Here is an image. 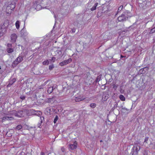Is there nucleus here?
Wrapping results in <instances>:
<instances>
[{"label": "nucleus", "instance_id": "34", "mask_svg": "<svg viewBox=\"0 0 155 155\" xmlns=\"http://www.w3.org/2000/svg\"><path fill=\"white\" fill-rule=\"evenodd\" d=\"M107 84V83L105 84L102 85L101 86V88L102 89H105L106 86L105 85Z\"/></svg>", "mask_w": 155, "mask_h": 155}, {"label": "nucleus", "instance_id": "1", "mask_svg": "<svg viewBox=\"0 0 155 155\" xmlns=\"http://www.w3.org/2000/svg\"><path fill=\"white\" fill-rule=\"evenodd\" d=\"M140 149V147L139 145L135 144L132 149L131 153L132 155H137Z\"/></svg>", "mask_w": 155, "mask_h": 155}, {"label": "nucleus", "instance_id": "48", "mask_svg": "<svg viewBox=\"0 0 155 155\" xmlns=\"http://www.w3.org/2000/svg\"><path fill=\"white\" fill-rule=\"evenodd\" d=\"M58 53L59 54L60 53V54H61V52L60 50H58Z\"/></svg>", "mask_w": 155, "mask_h": 155}, {"label": "nucleus", "instance_id": "18", "mask_svg": "<svg viewBox=\"0 0 155 155\" xmlns=\"http://www.w3.org/2000/svg\"><path fill=\"white\" fill-rule=\"evenodd\" d=\"M2 120V122L6 120H8V116H5L1 118Z\"/></svg>", "mask_w": 155, "mask_h": 155}, {"label": "nucleus", "instance_id": "35", "mask_svg": "<svg viewBox=\"0 0 155 155\" xmlns=\"http://www.w3.org/2000/svg\"><path fill=\"white\" fill-rule=\"evenodd\" d=\"M14 119V118L13 117H8V120H12Z\"/></svg>", "mask_w": 155, "mask_h": 155}, {"label": "nucleus", "instance_id": "14", "mask_svg": "<svg viewBox=\"0 0 155 155\" xmlns=\"http://www.w3.org/2000/svg\"><path fill=\"white\" fill-rule=\"evenodd\" d=\"M106 96L107 92H104L102 96V102L106 101H107Z\"/></svg>", "mask_w": 155, "mask_h": 155}, {"label": "nucleus", "instance_id": "52", "mask_svg": "<svg viewBox=\"0 0 155 155\" xmlns=\"http://www.w3.org/2000/svg\"><path fill=\"white\" fill-rule=\"evenodd\" d=\"M51 109H48V110H49L50 111H51Z\"/></svg>", "mask_w": 155, "mask_h": 155}, {"label": "nucleus", "instance_id": "36", "mask_svg": "<svg viewBox=\"0 0 155 155\" xmlns=\"http://www.w3.org/2000/svg\"><path fill=\"white\" fill-rule=\"evenodd\" d=\"M73 24L75 25H77V26H78V21H74V22Z\"/></svg>", "mask_w": 155, "mask_h": 155}, {"label": "nucleus", "instance_id": "30", "mask_svg": "<svg viewBox=\"0 0 155 155\" xmlns=\"http://www.w3.org/2000/svg\"><path fill=\"white\" fill-rule=\"evenodd\" d=\"M16 81V79L15 78H13L12 80L10 81V82L11 83V84H13L14 82Z\"/></svg>", "mask_w": 155, "mask_h": 155}, {"label": "nucleus", "instance_id": "7", "mask_svg": "<svg viewBox=\"0 0 155 155\" xmlns=\"http://www.w3.org/2000/svg\"><path fill=\"white\" fill-rule=\"evenodd\" d=\"M77 147V143L75 141L73 144H70L69 145V148L71 150L76 149Z\"/></svg>", "mask_w": 155, "mask_h": 155}, {"label": "nucleus", "instance_id": "25", "mask_svg": "<svg viewBox=\"0 0 155 155\" xmlns=\"http://www.w3.org/2000/svg\"><path fill=\"white\" fill-rule=\"evenodd\" d=\"M38 111H35L33 110H30V111L29 112L31 113L32 114H37L36 113Z\"/></svg>", "mask_w": 155, "mask_h": 155}, {"label": "nucleus", "instance_id": "17", "mask_svg": "<svg viewBox=\"0 0 155 155\" xmlns=\"http://www.w3.org/2000/svg\"><path fill=\"white\" fill-rule=\"evenodd\" d=\"M98 4V3H96L91 8V11H93L95 10L96 8V7Z\"/></svg>", "mask_w": 155, "mask_h": 155}, {"label": "nucleus", "instance_id": "21", "mask_svg": "<svg viewBox=\"0 0 155 155\" xmlns=\"http://www.w3.org/2000/svg\"><path fill=\"white\" fill-rule=\"evenodd\" d=\"M17 111L13 110L10 111V114L14 115L15 116L17 114Z\"/></svg>", "mask_w": 155, "mask_h": 155}, {"label": "nucleus", "instance_id": "37", "mask_svg": "<svg viewBox=\"0 0 155 155\" xmlns=\"http://www.w3.org/2000/svg\"><path fill=\"white\" fill-rule=\"evenodd\" d=\"M61 150L63 152H65V149L64 147H62L61 148Z\"/></svg>", "mask_w": 155, "mask_h": 155}, {"label": "nucleus", "instance_id": "28", "mask_svg": "<svg viewBox=\"0 0 155 155\" xmlns=\"http://www.w3.org/2000/svg\"><path fill=\"white\" fill-rule=\"evenodd\" d=\"M96 106V104L95 103H91L90 105V106L92 108H95Z\"/></svg>", "mask_w": 155, "mask_h": 155}, {"label": "nucleus", "instance_id": "13", "mask_svg": "<svg viewBox=\"0 0 155 155\" xmlns=\"http://www.w3.org/2000/svg\"><path fill=\"white\" fill-rule=\"evenodd\" d=\"M74 98V100L76 102L84 100V97H83L81 96H79L76 97H75Z\"/></svg>", "mask_w": 155, "mask_h": 155}, {"label": "nucleus", "instance_id": "54", "mask_svg": "<svg viewBox=\"0 0 155 155\" xmlns=\"http://www.w3.org/2000/svg\"><path fill=\"white\" fill-rule=\"evenodd\" d=\"M1 66H0V69H1Z\"/></svg>", "mask_w": 155, "mask_h": 155}, {"label": "nucleus", "instance_id": "43", "mask_svg": "<svg viewBox=\"0 0 155 155\" xmlns=\"http://www.w3.org/2000/svg\"><path fill=\"white\" fill-rule=\"evenodd\" d=\"M123 6L122 5L120 6L118 8V11L121 10L123 8Z\"/></svg>", "mask_w": 155, "mask_h": 155}, {"label": "nucleus", "instance_id": "4", "mask_svg": "<svg viewBox=\"0 0 155 155\" xmlns=\"http://www.w3.org/2000/svg\"><path fill=\"white\" fill-rule=\"evenodd\" d=\"M33 7L37 10L40 9L41 8V6L39 5V3H38V1L34 2H33Z\"/></svg>", "mask_w": 155, "mask_h": 155}, {"label": "nucleus", "instance_id": "23", "mask_svg": "<svg viewBox=\"0 0 155 155\" xmlns=\"http://www.w3.org/2000/svg\"><path fill=\"white\" fill-rule=\"evenodd\" d=\"M43 64L44 65H48L49 64V61L48 60H45L44 61L43 63Z\"/></svg>", "mask_w": 155, "mask_h": 155}, {"label": "nucleus", "instance_id": "38", "mask_svg": "<svg viewBox=\"0 0 155 155\" xmlns=\"http://www.w3.org/2000/svg\"><path fill=\"white\" fill-rule=\"evenodd\" d=\"M8 48H11L12 47V45L10 44H8L7 45Z\"/></svg>", "mask_w": 155, "mask_h": 155}, {"label": "nucleus", "instance_id": "3", "mask_svg": "<svg viewBox=\"0 0 155 155\" xmlns=\"http://www.w3.org/2000/svg\"><path fill=\"white\" fill-rule=\"evenodd\" d=\"M16 3L15 2H12L11 4L9 5L7 7V10L8 9V11L10 10L9 12H12V10H13L15 7Z\"/></svg>", "mask_w": 155, "mask_h": 155}, {"label": "nucleus", "instance_id": "12", "mask_svg": "<svg viewBox=\"0 0 155 155\" xmlns=\"http://www.w3.org/2000/svg\"><path fill=\"white\" fill-rule=\"evenodd\" d=\"M9 25V21L8 20H5L3 24L1 26H2V28H4L7 29L8 26Z\"/></svg>", "mask_w": 155, "mask_h": 155}, {"label": "nucleus", "instance_id": "16", "mask_svg": "<svg viewBox=\"0 0 155 155\" xmlns=\"http://www.w3.org/2000/svg\"><path fill=\"white\" fill-rule=\"evenodd\" d=\"M22 127V125L21 124H20L17 126L15 128V129L16 130H19L21 129Z\"/></svg>", "mask_w": 155, "mask_h": 155}, {"label": "nucleus", "instance_id": "22", "mask_svg": "<svg viewBox=\"0 0 155 155\" xmlns=\"http://www.w3.org/2000/svg\"><path fill=\"white\" fill-rule=\"evenodd\" d=\"M119 98L121 100L123 101H125V98L122 95H120L119 96Z\"/></svg>", "mask_w": 155, "mask_h": 155}, {"label": "nucleus", "instance_id": "40", "mask_svg": "<svg viewBox=\"0 0 155 155\" xmlns=\"http://www.w3.org/2000/svg\"><path fill=\"white\" fill-rule=\"evenodd\" d=\"M155 31V28L152 29L150 32V33H153Z\"/></svg>", "mask_w": 155, "mask_h": 155}, {"label": "nucleus", "instance_id": "11", "mask_svg": "<svg viewBox=\"0 0 155 155\" xmlns=\"http://www.w3.org/2000/svg\"><path fill=\"white\" fill-rule=\"evenodd\" d=\"M17 36L15 34H12L11 36V41L12 43L15 42L17 38Z\"/></svg>", "mask_w": 155, "mask_h": 155}, {"label": "nucleus", "instance_id": "5", "mask_svg": "<svg viewBox=\"0 0 155 155\" xmlns=\"http://www.w3.org/2000/svg\"><path fill=\"white\" fill-rule=\"evenodd\" d=\"M72 61V59L71 58H69L67 60L64 61H63L60 62L59 63V65L61 66H63L70 63Z\"/></svg>", "mask_w": 155, "mask_h": 155}, {"label": "nucleus", "instance_id": "8", "mask_svg": "<svg viewBox=\"0 0 155 155\" xmlns=\"http://www.w3.org/2000/svg\"><path fill=\"white\" fill-rule=\"evenodd\" d=\"M57 85L54 86V85H52L51 86L48 87V89L47 91L48 92L49 94L51 93L54 90L57 88Z\"/></svg>", "mask_w": 155, "mask_h": 155}, {"label": "nucleus", "instance_id": "55", "mask_svg": "<svg viewBox=\"0 0 155 155\" xmlns=\"http://www.w3.org/2000/svg\"><path fill=\"white\" fill-rule=\"evenodd\" d=\"M102 141L101 140L100 141V142H102Z\"/></svg>", "mask_w": 155, "mask_h": 155}, {"label": "nucleus", "instance_id": "10", "mask_svg": "<svg viewBox=\"0 0 155 155\" xmlns=\"http://www.w3.org/2000/svg\"><path fill=\"white\" fill-rule=\"evenodd\" d=\"M6 30V28H2L1 25L0 26V37L3 35L4 34Z\"/></svg>", "mask_w": 155, "mask_h": 155}, {"label": "nucleus", "instance_id": "47", "mask_svg": "<svg viewBox=\"0 0 155 155\" xmlns=\"http://www.w3.org/2000/svg\"><path fill=\"white\" fill-rule=\"evenodd\" d=\"M148 140V137H146L145 138L144 142H146Z\"/></svg>", "mask_w": 155, "mask_h": 155}, {"label": "nucleus", "instance_id": "27", "mask_svg": "<svg viewBox=\"0 0 155 155\" xmlns=\"http://www.w3.org/2000/svg\"><path fill=\"white\" fill-rule=\"evenodd\" d=\"M55 58L53 57L51 58V59H49L48 60L49 62H54L55 60Z\"/></svg>", "mask_w": 155, "mask_h": 155}, {"label": "nucleus", "instance_id": "20", "mask_svg": "<svg viewBox=\"0 0 155 155\" xmlns=\"http://www.w3.org/2000/svg\"><path fill=\"white\" fill-rule=\"evenodd\" d=\"M13 49L11 48H8L7 49V52L8 53H11L13 51Z\"/></svg>", "mask_w": 155, "mask_h": 155}, {"label": "nucleus", "instance_id": "41", "mask_svg": "<svg viewBox=\"0 0 155 155\" xmlns=\"http://www.w3.org/2000/svg\"><path fill=\"white\" fill-rule=\"evenodd\" d=\"M81 15V14H79L77 16V18H78L80 17V16Z\"/></svg>", "mask_w": 155, "mask_h": 155}, {"label": "nucleus", "instance_id": "46", "mask_svg": "<svg viewBox=\"0 0 155 155\" xmlns=\"http://www.w3.org/2000/svg\"><path fill=\"white\" fill-rule=\"evenodd\" d=\"M12 84H11V83L9 82V84L8 85V87L11 86Z\"/></svg>", "mask_w": 155, "mask_h": 155}, {"label": "nucleus", "instance_id": "45", "mask_svg": "<svg viewBox=\"0 0 155 155\" xmlns=\"http://www.w3.org/2000/svg\"><path fill=\"white\" fill-rule=\"evenodd\" d=\"M41 124L40 123H39L38 124V127L41 128V127H40V126H41Z\"/></svg>", "mask_w": 155, "mask_h": 155}, {"label": "nucleus", "instance_id": "6", "mask_svg": "<svg viewBox=\"0 0 155 155\" xmlns=\"http://www.w3.org/2000/svg\"><path fill=\"white\" fill-rule=\"evenodd\" d=\"M25 112L23 110H20L17 111L16 117H24L25 116Z\"/></svg>", "mask_w": 155, "mask_h": 155}, {"label": "nucleus", "instance_id": "29", "mask_svg": "<svg viewBox=\"0 0 155 155\" xmlns=\"http://www.w3.org/2000/svg\"><path fill=\"white\" fill-rule=\"evenodd\" d=\"M58 117L57 115H56L54 119V123H56L57 120H58Z\"/></svg>", "mask_w": 155, "mask_h": 155}, {"label": "nucleus", "instance_id": "53", "mask_svg": "<svg viewBox=\"0 0 155 155\" xmlns=\"http://www.w3.org/2000/svg\"><path fill=\"white\" fill-rule=\"evenodd\" d=\"M54 17L55 18H56V17L55 15H54Z\"/></svg>", "mask_w": 155, "mask_h": 155}, {"label": "nucleus", "instance_id": "2", "mask_svg": "<svg viewBox=\"0 0 155 155\" xmlns=\"http://www.w3.org/2000/svg\"><path fill=\"white\" fill-rule=\"evenodd\" d=\"M23 60V58L22 56L18 57L13 62L12 66L13 68L16 67L19 63Z\"/></svg>", "mask_w": 155, "mask_h": 155}, {"label": "nucleus", "instance_id": "32", "mask_svg": "<svg viewBox=\"0 0 155 155\" xmlns=\"http://www.w3.org/2000/svg\"><path fill=\"white\" fill-rule=\"evenodd\" d=\"M20 99L22 100H25V96L24 95H21L20 97Z\"/></svg>", "mask_w": 155, "mask_h": 155}, {"label": "nucleus", "instance_id": "31", "mask_svg": "<svg viewBox=\"0 0 155 155\" xmlns=\"http://www.w3.org/2000/svg\"><path fill=\"white\" fill-rule=\"evenodd\" d=\"M40 123L41 124V123H42L43 121L44 120V117H40Z\"/></svg>", "mask_w": 155, "mask_h": 155}, {"label": "nucleus", "instance_id": "56", "mask_svg": "<svg viewBox=\"0 0 155 155\" xmlns=\"http://www.w3.org/2000/svg\"><path fill=\"white\" fill-rule=\"evenodd\" d=\"M105 123H107V121H105Z\"/></svg>", "mask_w": 155, "mask_h": 155}, {"label": "nucleus", "instance_id": "33", "mask_svg": "<svg viewBox=\"0 0 155 155\" xmlns=\"http://www.w3.org/2000/svg\"><path fill=\"white\" fill-rule=\"evenodd\" d=\"M51 99H50V98H48L46 100V101L47 102H48V103H51Z\"/></svg>", "mask_w": 155, "mask_h": 155}, {"label": "nucleus", "instance_id": "50", "mask_svg": "<svg viewBox=\"0 0 155 155\" xmlns=\"http://www.w3.org/2000/svg\"><path fill=\"white\" fill-rule=\"evenodd\" d=\"M48 80L47 81H45L44 83V85H45V84H46L47 83V82H48Z\"/></svg>", "mask_w": 155, "mask_h": 155}, {"label": "nucleus", "instance_id": "24", "mask_svg": "<svg viewBox=\"0 0 155 155\" xmlns=\"http://www.w3.org/2000/svg\"><path fill=\"white\" fill-rule=\"evenodd\" d=\"M101 76L100 75L98 76L96 78V80H95V82L96 83H97V82H98L101 79Z\"/></svg>", "mask_w": 155, "mask_h": 155}, {"label": "nucleus", "instance_id": "9", "mask_svg": "<svg viewBox=\"0 0 155 155\" xmlns=\"http://www.w3.org/2000/svg\"><path fill=\"white\" fill-rule=\"evenodd\" d=\"M128 18V17L125 16V15L122 14L118 17V20L119 21H123L126 20Z\"/></svg>", "mask_w": 155, "mask_h": 155}, {"label": "nucleus", "instance_id": "42", "mask_svg": "<svg viewBox=\"0 0 155 155\" xmlns=\"http://www.w3.org/2000/svg\"><path fill=\"white\" fill-rule=\"evenodd\" d=\"M50 99H51V103L53 102L54 101V99L53 97H50Z\"/></svg>", "mask_w": 155, "mask_h": 155}, {"label": "nucleus", "instance_id": "49", "mask_svg": "<svg viewBox=\"0 0 155 155\" xmlns=\"http://www.w3.org/2000/svg\"><path fill=\"white\" fill-rule=\"evenodd\" d=\"M41 155H45L44 153L43 152H41Z\"/></svg>", "mask_w": 155, "mask_h": 155}, {"label": "nucleus", "instance_id": "51", "mask_svg": "<svg viewBox=\"0 0 155 155\" xmlns=\"http://www.w3.org/2000/svg\"><path fill=\"white\" fill-rule=\"evenodd\" d=\"M55 25V24L54 25V26H53V29L54 28Z\"/></svg>", "mask_w": 155, "mask_h": 155}, {"label": "nucleus", "instance_id": "19", "mask_svg": "<svg viewBox=\"0 0 155 155\" xmlns=\"http://www.w3.org/2000/svg\"><path fill=\"white\" fill-rule=\"evenodd\" d=\"M15 25L17 29H18L20 27V22L19 21H17L15 23Z\"/></svg>", "mask_w": 155, "mask_h": 155}, {"label": "nucleus", "instance_id": "39", "mask_svg": "<svg viewBox=\"0 0 155 155\" xmlns=\"http://www.w3.org/2000/svg\"><path fill=\"white\" fill-rule=\"evenodd\" d=\"M75 30H76L75 28H74L71 30L72 32V33H74L75 31Z\"/></svg>", "mask_w": 155, "mask_h": 155}, {"label": "nucleus", "instance_id": "15", "mask_svg": "<svg viewBox=\"0 0 155 155\" xmlns=\"http://www.w3.org/2000/svg\"><path fill=\"white\" fill-rule=\"evenodd\" d=\"M20 33L21 35L23 36H26L27 35V32L25 31V30L23 29V28L21 30L20 32Z\"/></svg>", "mask_w": 155, "mask_h": 155}, {"label": "nucleus", "instance_id": "26", "mask_svg": "<svg viewBox=\"0 0 155 155\" xmlns=\"http://www.w3.org/2000/svg\"><path fill=\"white\" fill-rule=\"evenodd\" d=\"M54 67V65L53 64H52L51 65L49 66V69L50 70H51L53 69Z\"/></svg>", "mask_w": 155, "mask_h": 155}, {"label": "nucleus", "instance_id": "44", "mask_svg": "<svg viewBox=\"0 0 155 155\" xmlns=\"http://www.w3.org/2000/svg\"><path fill=\"white\" fill-rule=\"evenodd\" d=\"M19 155H25V154L24 152H22L21 153H20Z\"/></svg>", "mask_w": 155, "mask_h": 155}]
</instances>
